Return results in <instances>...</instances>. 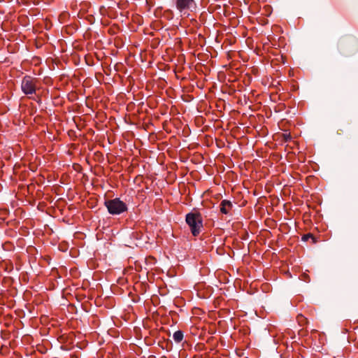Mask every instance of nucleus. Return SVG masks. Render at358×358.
Here are the masks:
<instances>
[{
    "mask_svg": "<svg viewBox=\"0 0 358 358\" xmlns=\"http://www.w3.org/2000/svg\"><path fill=\"white\" fill-rule=\"evenodd\" d=\"M173 338L176 343H180L183 339V333L181 331H176L173 333Z\"/></svg>",
    "mask_w": 358,
    "mask_h": 358,
    "instance_id": "6",
    "label": "nucleus"
},
{
    "mask_svg": "<svg viewBox=\"0 0 358 358\" xmlns=\"http://www.w3.org/2000/svg\"><path fill=\"white\" fill-rule=\"evenodd\" d=\"M232 208V203L228 200H223L220 203V212L223 214H228Z\"/></svg>",
    "mask_w": 358,
    "mask_h": 358,
    "instance_id": "5",
    "label": "nucleus"
},
{
    "mask_svg": "<svg viewBox=\"0 0 358 358\" xmlns=\"http://www.w3.org/2000/svg\"><path fill=\"white\" fill-rule=\"evenodd\" d=\"M175 4L180 15L182 17H187L190 13L196 8V3L194 0H175Z\"/></svg>",
    "mask_w": 358,
    "mask_h": 358,
    "instance_id": "1",
    "label": "nucleus"
},
{
    "mask_svg": "<svg viewBox=\"0 0 358 358\" xmlns=\"http://www.w3.org/2000/svg\"><path fill=\"white\" fill-rule=\"evenodd\" d=\"M105 206L112 215H120L127 210V204L117 198L106 201Z\"/></svg>",
    "mask_w": 358,
    "mask_h": 358,
    "instance_id": "3",
    "label": "nucleus"
},
{
    "mask_svg": "<svg viewBox=\"0 0 358 358\" xmlns=\"http://www.w3.org/2000/svg\"><path fill=\"white\" fill-rule=\"evenodd\" d=\"M36 82V79L30 76H25L23 78L21 84V88L22 92L25 94H32L35 93Z\"/></svg>",
    "mask_w": 358,
    "mask_h": 358,
    "instance_id": "4",
    "label": "nucleus"
},
{
    "mask_svg": "<svg viewBox=\"0 0 358 358\" xmlns=\"http://www.w3.org/2000/svg\"><path fill=\"white\" fill-rule=\"evenodd\" d=\"M309 238H311L313 240V242L315 243V238L310 234H306L302 237V240L304 241H307Z\"/></svg>",
    "mask_w": 358,
    "mask_h": 358,
    "instance_id": "7",
    "label": "nucleus"
},
{
    "mask_svg": "<svg viewBox=\"0 0 358 358\" xmlns=\"http://www.w3.org/2000/svg\"><path fill=\"white\" fill-rule=\"evenodd\" d=\"M186 222L189 227L192 234L197 236L203 226L201 215L199 213H189L186 215Z\"/></svg>",
    "mask_w": 358,
    "mask_h": 358,
    "instance_id": "2",
    "label": "nucleus"
}]
</instances>
